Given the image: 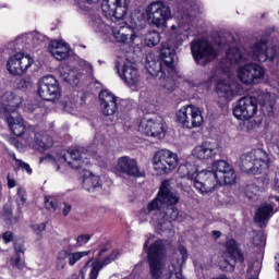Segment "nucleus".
Masks as SVG:
<instances>
[{"mask_svg":"<svg viewBox=\"0 0 279 279\" xmlns=\"http://www.w3.org/2000/svg\"><path fill=\"white\" fill-rule=\"evenodd\" d=\"M216 45H218V48L220 49V51L226 49V47L230 46V44H228V41H226V39L222 37H218V39H216Z\"/></svg>","mask_w":279,"mask_h":279,"instance_id":"nucleus-49","label":"nucleus"},{"mask_svg":"<svg viewBox=\"0 0 279 279\" xmlns=\"http://www.w3.org/2000/svg\"><path fill=\"white\" fill-rule=\"evenodd\" d=\"M264 241H265V238L263 236V233L254 232L253 244H255L258 247V246L263 245Z\"/></svg>","mask_w":279,"mask_h":279,"instance_id":"nucleus-42","label":"nucleus"},{"mask_svg":"<svg viewBox=\"0 0 279 279\" xmlns=\"http://www.w3.org/2000/svg\"><path fill=\"white\" fill-rule=\"evenodd\" d=\"M87 3H99L100 0H84Z\"/></svg>","mask_w":279,"mask_h":279,"instance_id":"nucleus-59","label":"nucleus"},{"mask_svg":"<svg viewBox=\"0 0 279 279\" xmlns=\"http://www.w3.org/2000/svg\"><path fill=\"white\" fill-rule=\"evenodd\" d=\"M89 24L96 32H99L100 34H110L111 32L117 43H123L124 45H134V40H136V34H134V28H132L126 23L110 26L108 22H106V20L101 19V16L92 13L89 15Z\"/></svg>","mask_w":279,"mask_h":279,"instance_id":"nucleus-5","label":"nucleus"},{"mask_svg":"<svg viewBox=\"0 0 279 279\" xmlns=\"http://www.w3.org/2000/svg\"><path fill=\"white\" fill-rule=\"evenodd\" d=\"M15 147H21V143L15 142Z\"/></svg>","mask_w":279,"mask_h":279,"instance_id":"nucleus-62","label":"nucleus"},{"mask_svg":"<svg viewBox=\"0 0 279 279\" xmlns=\"http://www.w3.org/2000/svg\"><path fill=\"white\" fill-rule=\"evenodd\" d=\"M45 207L46 210H49L50 213H56V210H58V201L52 196H46Z\"/></svg>","mask_w":279,"mask_h":279,"instance_id":"nucleus-40","label":"nucleus"},{"mask_svg":"<svg viewBox=\"0 0 279 279\" xmlns=\"http://www.w3.org/2000/svg\"><path fill=\"white\" fill-rule=\"evenodd\" d=\"M69 45L64 43L52 40L49 44V52L54 57L56 60H66V58H69Z\"/></svg>","mask_w":279,"mask_h":279,"instance_id":"nucleus-29","label":"nucleus"},{"mask_svg":"<svg viewBox=\"0 0 279 279\" xmlns=\"http://www.w3.org/2000/svg\"><path fill=\"white\" fill-rule=\"evenodd\" d=\"M177 121L186 130H193V128H202L204 123V116L202 110L193 105L182 107L177 112Z\"/></svg>","mask_w":279,"mask_h":279,"instance_id":"nucleus-9","label":"nucleus"},{"mask_svg":"<svg viewBox=\"0 0 279 279\" xmlns=\"http://www.w3.org/2000/svg\"><path fill=\"white\" fill-rule=\"evenodd\" d=\"M161 59L157 60L153 54L146 57L145 69L149 75L159 80L160 84L167 90H173V64H175V49L169 46H162Z\"/></svg>","mask_w":279,"mask_h":279,"instance_id":"nucleus-4","label":"nucleus"},{"mask_svg":"<svg viewBox=\"0 0 279 279\" xmlns=\"http://www.w3.org/2000/svg\"><path fill=\"white\" fill-rule=\"evenodd\" d=\"M108 250H110V246H108V245L101 246L98 252V258H104V254H106V252H108Z\"/></svg>","mask_w":279,"mask_h":279,"instance_id":"nucleus-53","label":"nucleus"},{"mask_svg":"<svg viewBox=\"0 0 279 279\" xmlns=\"http://www.w3.org/2000/svg\"><path fill=\"white\" fill-rule=\"evenodd\" d=\"M8 125L15 136H23L25 134V122L23 118L15 112L8 114Z\"/></svg>","mask_w":279,"mask_h":279,"instance_id":"nucleus-27","label":"nucleus"},{"mask_svg":"<svg viewBox=\"0 0 279 279\" xmlns=\"http://www.w3.org/2000/svg\"><path fill=\"white\" fill-rule=\"evenodd\" d=\"M149 274L151 279H162L165 274V258H167V246L165 241L157 240L147 252Z\"/></svg>","mask_w":279,"mask_h":279,"instance_id":"nucleus-7","label":"nucleus"},{"mask_svg":"<svg viewBox=\"0 0 279 279\" xmlns=\"http://www.w3.org/2000/svg\"><path fill=\"white\" fill-rule=\"evenodd\" d=\"M153 165L158 175H165L178 167V155L169 149L158 150L153 158Z\"/></svg>","mask_w":279,"mask_h":279,"instance_id":"nucleus-10","label":"nucleus"},{"mask_svg":"<svg viewBox=\"0 0 279 279\" xmlns=\"http://www.w3.org/2000/svg\"><path fill=\"white\" fill-rule=\"evenodd\" d=\"M83 187L88 193H95V191L101 189V181L99 180V177L93 174L92 172H88L85 174V178L83 180Z\"/></svg>","mask_w":279,"mask_h":279,"instance_id":"nucleus-33","label":"nucleus"},{"mask_svg":"<svg viewBox=\"0 0 279 279\" xmlns=\"http://www.w3.org/2000/svg\"><path fill=\"white\" fill-rule=\"evenodd\" d=\"M213 236H215V239H219V236H221V231H213Z\"/></svg>","mask_w":279,"mask_h":279,"instance_id":"nucleus-57","label":"nucleus"},{"mask_svg":"<svg viewBox=\"0 0 279 279\" xmlns=\"http://www.w3.org/2000/svg\"><path fill=\"white\" fill-rule=\"evenodd\" d=\"M90 241V234H81L76 239V243L78 247H82V245H86Z\"/></svg>","mask_w":279,"mask_h":279,"instance_id":"nucleus-43","label":"nucleus"},{"mask_svg":"<svg viewBox=\"0 0 279 279\" xmlns=\"http://www.w3.org/2000/svg\"><path fill=\"white\" fill-rule=\"evenodd\" d=\"M17 202L19 204L27 202V193H25L23 189L17 190Z\"/></svg>","mask_w":279,"mask_h":279,"instance_id":"nucleus-45","label":"nucleus"},{"mask_svg":"<svg viewBox=\"0 0 279 279\" xmlns=\"http://www.w3.org/2000/svg\"><path fill=\"white\" fill-rule=\"evenodd\" d=\"M17 167L26 171L28 175H32V167H29V163L23 161V160H17Z\"/></svg>","mask_w":279,"mask_h":279,"instance_id":"nucleus-46","label":"nucleus"},{"mask_svg":"<svg viewBox=\"0 0 279 279\" xmlns=\"http://www.w3.org/2000/svg\"><path fill=\"white\" fill-rule=\"evenodd\" d=\"M116 69L118 71V75L128 84V86H134V84H138V71L136 70V63L132 61L120 58L116 63Z\"/></svg>","mask_w":279,"mask_h":279,"instance_id":"nucleus-18","label":"nucleus"},{"mask_svg":"<svg viewBox=\"0 0 279 279\" xmlns=\"http://www.w3.org/2000/svg\"><path fill=\"white\" fill-rule=\"evenodd\" d=\"M146 19L153 27H165L171 19V8L162 1H153L146 7Z\"/></svg>","mask_w":279,"mask_h":279,"instance_id":"nucleus-8","label":"nucleus"},{"mask_svg":"<svg viewBox=\"0 0 279 279\" xmlns=\"http://www.w3.org/2000/svg\"><path fill=\"white\" fill-rule=\"evenodd\" d=\"M59 73L61 77H63L65 82H70V84H77V80L82 77V73L71 65H63L60 68Z\"/></svg>","mask_w":279,"mask_h":279,"instance_id":"nucleus-32","label":"nucleus"},{"mask_svg":"<svg viewBox=\"0 0 279 279\" xmlns=\"http://www.w3.org/2000/svg\"><path fill=\"white\" fill-rule=\"evenodd\" d=\"M177 204H180V194L169 181H163L156 198L148 203L142 215H151V222L160 230H171V221H175L180 215Z\"/></svg>","mask_w":279,"mask_h":279,"instance_id":"nucleus-2","label":"nucleus"},{"mask_svg":"<svg viewBox=\"0 0 279 279\" xmlns=\"http://www.w3.org/2000/svg\"><path fill=\"white\" fill-rule=\"evenodd\" d=\"M181 12V16L182 19H189V16H191V14L189 12H185V11H180Z\"/></svg>","mask_w":279,"mask_h":279,"instance_id":"nucleus-56","label":"nucleus"},{"mask_svg":"<svg viewBox=\"0 0 279 279\" xmlns=\"http://www.w3.org/2000/svg\"><path fill=\"white\" fill-rule=\"evenodd\" d=\"M191 51L195 62L198 64L202 63V60L204 62H213L217 58V48L206 40L193 41Z\"/></svg>","mask_w":279,"mask_h":279,"instance_id":"nucleus-12","label":"nucleus"},{"mask_svg":"<svg viewBox=\"0 0 279 279\" xmlns=\"http://www.w3.org/2000/svg\"><path fill=\"white\" fill-rule=\"evenodd\" d=\"M117 256H119V251H113L102 259L98 258L94 263L93 260H88L85 265V268L90 267L88 279L99 278V271H101L104 267H108V265H110V263H112L113 260H117Z\"/></svg>","mask_w":279,"mask_h":279,"instance_id":"nucleus-22","label":"nucleus"},{"mask_svg":"<svg viewBox=\"0 0 279 279\" xmlns=\"http://www.w3.org/2000/svg\"><path fill=\"white\" fill-rule=\"evenodd\" d=\"M116 69L118 71V75L128 84V86H134V84H138V71L136 70V63L132 61L120 58L116 63Z\"/></svg>","mask_w":279,"mask_h":279,"instance_id":"nucleus-17","label":"nucleus"},{"mask_svg":"<svg viewBox=\"0 0 279 279\" xmlns=\"http://www.w3.org/2000/svg\"><path fill=\"white\" fill-rule=\"evenodd\" d=\"M177 43H182V37H179Z\"/></svg>","mask_w":279,"mask_h":279,"instance_id":"nucleus-63","label":"nucleus"},{"mask_svg":"<svg viewBox=\"0 0 279 279\" xmlns=\"http://www.w3.org/2000/svg\"><path fill=\"white\" fill-rule=\"evenodd\" d=\"M221 154V146L217 142H204L192 150V156L197 160H213Z\"/></svg>","mask_w":279,"mask_h":279,"instance_id":"nucleus-21","label":"nucleus"},{"mask_svg":"<svg viewBox=\"0 0 279 279\" xmlns=\"http://www.w3.org/2000/svg\"><path fill=\"white\" fill-rule=\"evenodd\" d=\"M71 210H72L71 204L63 203V209H62L63 217H69V215L71 214Z\"/></svg>","mask_w":279,"mask_h":279,"instance_id":"nucleus-51","label":"nucleus"},{"mask_svg":"<svg viewBox=\"0 0 279 279\" xmlns=\"http://www.w3.org/2000/svg\"><path fill=\"white\" fill-rule=\"evenodd\" d=\"M2 104V110L5 114H12L16 112V108L23 104V97L13 92H5L0 96Z\"/></svg>","mask_w":279,"mask_h":279,"instance_id":"nucleus-24","label":"nucleus"},{"mask_svg":"<svg viewBox=\"0 0 279 279\" xmlns=\"http://www.w3.org/2000/svg\"><path fill=\"white\" fill-rule=\"evenodd\" d=\"M80 66H82V69H84V71H86L87 75L93 74V65H90V63H88L86 61H80Z\"/></svg>","mask_w":279,"mask_h":279,"instance_id":"nucleus-48","label":"nucleus"},{"mask_svg":"<svg viewBox=\"0 0 279 279\" xmlns=\"http://www.w3.org/2000/svg\"><path fill=\"white\" fill-rule=\"evenodd\" d=\"M78 7L81 8V10H83V12H88L89 10V8L84 4H78Z\"/></svg>","mask_w":279,"mask_h":279,"instance_id":"nucleus-58","label":"nucleus"},{"mask_svg":"<svg viewBox=\"0 0 279 279\" xmlns=\"http://www.w3.org/2000/svg\"><path fill=\"white\" fill-rule=\"evenodd\" d=\"M138 132L145 134V136H151L160 141L166 134L165 123H162L161 119L154 121L153 119L144 118L140 122Z\"/></svg>","mask_w":279,"mask_h":279,"instance_id":"nucleus-20","label":"nucleus"},{"mask_svg":"<svg viewBox=\"0 0 279 279\" xmlns=\"http://www.w3.org/2000/svg\"><path fill=\"white\" fill-rule=\"evenodd\" d=\"M20 86L22 88H29V86H32V81H29V80H22L20 82Z\"/></svg>","mask_w":279,"mask_h":279,"instance_id":"nucleus-54","label":"nucleus"},{"mask_svg":"<svg viewBox=\"0 0 279 279\" xmlns=\"http://www.w3.org/2000/svg\"><path fill=\"white\" fill-rule=\"evenodd\" d=\"M216 90L220 97L225 99H232L239 95V89H236L235 83H230V81L222 80L217 84Z\"/></svg>","mask_w":279,"mask_h":279,"instance_id":"nucleus-28","label":"nucleus"},{"mask_svg":"<svg viewBox=\"0 0 279 279\" xmlns=\"http://www.w3.org/2000/svg\"><path fill=\"white\" fill-rule=\"evenodd\" d=\"M34 64V59L24 52L12 54L7 63V70L10 75H23Z\"/></svg>","mask_w":279,"mask_h":279,"instance_id":"nucleus-16","label":"nucleus"},{"mask_svg":"<svg viewBox=\"0 0 279 279\" xmlns=\"http://www.w3.org/2000/svg\"><path fill=\"white\" fill-rule=\"evenodd\" d=\"M146 47H156L160 45V33L156 31L148 32L144 37Z\"/></svg>","mask_w":279,"mask_h":279,"instance_id":"nucleus-37","label":"nucleus"},{"mask_svg":"<svg viewBox=\"0 0 279 279\" xmlns=\"http://www.w3.org/2000/svg\"><path fill=\"white\" fill-rule=\"evenodd\" d=\"M100 108L105 117H112L117 112V96L108 89L99 93Z\"/></svg>","mask_w":279,"mask_h":279,"instance_id":"nucleus-25","label":"nucleus"},{"mask_svg":"<svg viewBox=\"0 0 279 279\" xmlns=\"http://www.w3.org/2000/svg\"><path fill=\"white\" fill-rule=\"evenodd\" d=\"M256 112H258V100L252 96L241 98L233 109L234 118L240 121H248L256 116Z\"/></svg>","mask_w":279,"mask_h":279,"instance_id":"nucleus-14","label":"nucleus"},{"mask_svg":"<svg viewBox=\"0 0 279 279\" xmlns=\"http://www.w3.org/2000/svg\"><path fill=\"white\" fill-rule=\"evenodd\" d=\"M68 156L63 157L64 162L61 166H57V171L64 173L65 167H70V169H86L90 165L88 154L82 151V149H71L68 151ZM69 158L71 161H69Z\"/></svg>","mask_w":279,"mask_h":279,"instance_id":"nucleus-15","label":"nucleus"},{"mask_svg":"<svg viewBox=\"0 0 279 279\" xmlns=\"http://www.w3.org/2000/svg\"><path fill=\"white\" fill-rule=\"evenodd\" d=\"M175 29H178V26L172 25V26H171V32H175Z\"/></svg>","mask_w":279,"mask_h":279,"instance_id":"nucleus-61","label":"nucleus"},{"mask_svg":"<svg viewBox=\"0 0 279 279\" xmlns=\"http://www.w3.org/2000/svg\"><path fill=\"white\" fill-rule=\"evenodd\" d=\"M250 60V54L245 50L239 48H230L225 58L220 61V71L228 73L230 66L234 64H242L238 68L236 75L238 80L246 86L251 84H260L265 80V69L257 63H245Z\"/></svg>","mask_w":279,"mask_h":279,"instance_id":"nucleus-3","label":"nucleus"},{"mask_svg":"<svg viewBox=\"0 0 279 279\" xmlns=\"http://www.w3.org/2000/svg\"><path fill=\"white\" fill-rule=\"evenodd\" d=\"M2 239L5 243H12L14 241V234L12 231H7L3 233Z\"/></svg>","mask_w":279,"mask_h":279,"instance_id":"nucleus-50","label":"nucleus"},{"mask_svg":"<svg viewBox=\"0 0 279 279\" xmlns=\"http://www.w3.org/2000/svg\"><path fill=\"white\" fill-rule=\"evenodd\" d=\"M66 265H69V257L66 255V250H61L57 253L56 256V270L62 271L66 269Z\"/></svg>","mask_w":279,"mask_h":279,"instance_id":"nucleus-36","label":"nucleus"},{"mask_svg":"<svg viewBox=\"0 0 279 279\" xmlns=\"http://www.w3.org/2000/svg\"><path fill=\"white\" fill-rule=\"evenodd\" d=\"M258 193V186L256 184H250L246 186V195L252 197V195H256Z\"/></svg>","mask_w":279,"mask_h":279,"instance_id":"nucleus-47","label":"nucleus"},{"mask_svg":"<svg viewBox=\"0 0 279 279\" xmlns=\"http://www.w3.org/2000/svg\"><path fill=\"white\" fill-rule=\"evenodd\" d=\"M13 160L16 162V165H19L17 160H21V159L16 158V155H13Z\"/></svg>","mask_w":279,"mask_h":279,"instance_id":"nucleus-60","label":"nucleus"},{"mask_svg":"<svg viewBox=\"0 0 279 279\" xmlns=\"http://www.w3.org/2000/svg\"><path fill=\"white\" fill-rule=\"evenodd\" d=\"M265 101L262 105V112L266 114V117H271L274 114V106H276V100L271 98V95L265 96Z\"/></svg>","mask_w":279,"mask_h":279,"instance_id":"nucleus-38","label":"nucleus"},{"mask_svg":"<svg viewBox=\"0 0 279 279\" xmlns=\"http://www.w3.org/2000/svg\"><path fill=\"white\" fill-rule=\"evenodd\" d=\"M180 178H187L193 182L194 187L202 195H208L217 189V184H235L236 173L226 160H216L211 165V170H203L197 173L194 163L185 162L178 169Z\"/></svg>","mask_w":279,"mask_h":279,"instance_id":"nucleus-1","label":"nucleus"},{"mask_svg":"<svg viewBox=\"0 0 279 279\" xmlns=\"http://www.w3.org/2000/svg\"><path fill=\"white\" fill-rule=\"evenodd\" d=\"M26 145L38 149H49L53 145V140L47 133H32L25 135Z\"/></svg>","mask_w":279,"mask_h":279,"instance_id":"nucleus-26","label":"nucleus"},{"mask_svg":"<svg viewBox=\"0 0 279 279\" xmlns=\"http://www.w3.org/2000/svg\"><path fill=\"white\" fill-rule=\"evenodd\" d=\"M101 10L107 21H121L128 14V0H102Z\"/></svg>","mask_w":279,"mask_h":279,"instance_id":"nucleus-11","label":"nucleus"},{"mask_svg":"<svg viewBox=\"0 0 279 279\" xmlns=\"http://www.w3.org/2000/svg\"><path fill=\"white\" fill-rule=\"evenodd\" d=\"M252 53L258 62H267V60H275L277 56L276 48L270 47L265 41H257L252 46Z\"/></svg>","mask_w":279,"mask_h":279,"instance_id":"nucleus-23","label":"nucleus"},{"mask_svg":"<svg viewBox=\"0 0 279 279\" xmlns=\"http://www.w3.org/2000/svg\"><path fill=\"white\" fill-rule=\"evenodd\" d=\"M37 93L46 101H56L60 99V84L52 75L44 76L38 83Z\"/></svg>","mask_w":279,"mask_h":279,"instance_id":"nucleus-13","label":"nucleus"},{"mask_svg":"<svg viewBox=\"0 0 279 279\" xmlns=\"http://www.w3.org/2000/svg\"><path fill=\"white\" fill-rule=\"evenodd\" d=\"M166 279H186L184 278V275H182V262L172 260L171 265L169 266V272L166 276Z\"/></svg>","mask_w":279,"mask_h":279,"instance_id":"nucleus-34","label":"nucleus"},{"mask_svg":"<svg viewBox=\"0 0 279 279\" xmlns=\"http://www.w3.org/2000/svg\"><path fill=\"white\" fill-rule=\"evenodd\" d=\"M15 251L17 252V255L11 258V265L16 267V269H25V262L21 259V255H19L21 253L23 254V247L15 245Z\"/></svg>","mask_w":279,"mask_h":279,"instance_id":"nucleus-39","label":"nucleus"},{"mask_svg":"<svg viewBox=\"0 0 279 279\" xmlns=\"http://www.w3.org/2000/svg\"><path fill=\"white\" fill-rule=\"evenodd\" d=\"M12 223H16V218L13 219Z\"/></svg>","mask_w":279,"mask_h":279,"instance_id":"nucleus-64","label":"nucleus"},{"mask_svg":"<svg viewBox=\"0 0 279 279\" xmlns=\"http://www.w3.org/2000/svg\"><path fill=\"white\" fill-rule=\"evenodd\" d=\"M90 251H77V252H69L66 251L68 255V265L70 267H75L77 263L81 262V259L86 258V256H89Z\"/></svg>","mask_w":279,"mask_h":279,"instance_id":"nucleus-35","label":"nucleus"},{"mask_svg":"<svg viewBox=\"0 0 279 279\" xmlns=\"http://www.w3.org/2000/svg\"><path fill=\"white\" fill-rule=\"evenodd\" d=\"M114 173L118 175H128V178H143V172H141L138 161L129 156L118 158L114 167Z\"/></svg>","mask_w":279,"mask_h":279,"instance_id":"nucleus-19","label":"nucleus"},{"mask_svg":"<svg viewBox=\"0 0 279 279\" xmlns=\"http://www.w3.org/2000/svg\"><path fill=\"white\" fill-rule=\"evenodd\" d=\"M274 213H278V210H274V205L264 204L256 210L254 219L256 223H259L260 228H263L265 226V221H269Z\"/></svg>","mask_w":279,"mask_h":279,"instance_id":"nucleus-30","label":"nucleus"},{"mask_svg":"<svg viewBox=\"0 0 279 279\" xmlns=\"http://www.w3.org/2000/svg\"><path fill=\"white\" fill-rule=\"evenodd\" d=\"M269 162L270 160L267 151L262 148H255L240 157L239 167L243 173L259 175V173L269 169Z\"/></svg>","mask_w":279,"mask_h":279,"instance_id":"nucleus-6","label":"nucleus"},{"mask_svg":"<svg viewBox=\"0 0 279 279\" xmlns=\"http://www.w3.org/2000/svg\"><path fill=\"white\" fill-rule=\"evenodd\" d=\"M226 248L231 260H233V263H241V264L245 263V257L243 256V253L241 252V250H239V244H236V241L234 240L227 241Z\"/></svg>","mask_w":279,"mask_h":279,"instance_id":"nucleus-31","label":"nucleus"},{"mask_svg":"<svg viewBox=\"0 0 279 279\" xmlns=\"http://www.w3.org/2000/svg\"><path fill=\"white\" fill-rule=\"evenodd\" d=\"M179 252L181 254V258H182V263H184V260H186L187 255H186V247L184 246H179Z\"/></svg>","mask_w":279,"mask_h":279,"instance_id":"nucleus-52","label":"nucleus"},{"mask_svg":"<svg viewBox=\"0 0 279 279\" xmlns=\"http://www.w3.org/2000/svg\"><path fill=\"white\" fill-rule=\"evenodd\" d=\"M8 186L9 189H14V186H16V181H14V179H8Z\"/></svg>","mask_w":279,"mask_h":279,"instance_id":"nucleus-55","label":"nucleus"},{"mask_svg":"<svg viewBox=\"0 0 279 279\" xmlns=\"http://www.w3.org/2000/svg\"><path fill=\"white\" fill-rule=\"evenodd\" d=\"M32 230L38 236V239H43V232L47 230V222L33 225Z\"/></svg>","mask_w":279,"mask_h":279,"instance_id":"nucleus-41","label":"nucleus"},{"mask_svg":"<svg viewBox=\"0 0 279 279\" xmlns=\"http://www.w3.org/2000/svg\"><path fill=\"white\" fill-rule=\"evenodd\" d=\"M179 5L181 8H185L186 10H191L195 5V0H178Z\"/></svg>","mask_w":279,"mask_h":279,"instance_id":"nucleus-44","label":"nucleus"}]
</instances>
